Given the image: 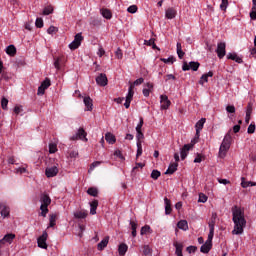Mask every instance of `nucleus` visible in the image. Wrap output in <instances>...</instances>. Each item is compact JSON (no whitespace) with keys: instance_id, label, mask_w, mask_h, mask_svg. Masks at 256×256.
Returning a JSON list of instances; mask_svg holds the SVG:
<instances>
[{"instance_id":"7","label":"nucleus","mask_w":256,"mask_h":256,"mask_svg":"<svg viewBox=\"0 0 256 256\" xmlns=\"http://www.w3.org/2000/svg\"><path fill=\"white\" fill-rule=\"evenodd\" d=\"M77 139H80L81 141H87V132H85V129L79 128L76 135L71 137L72 141H77Z\"/></svg>"},{"instance_id":"29","label":"nucleus","mask_w":256,"mask_h":256,"mask_svg":"<svg viewBox=\"0 0 256 256\" xmlns=\"http://www.w3.org/2000/svg\"><path fill=\"white\" fill-rule=\"evenodd\" d=\"M229 151V147L224 146L223 144L220 145L219 148V157L221 159H224L225 155H227V152Z\"/></svg>"},{"instance_id":"63","label":"nucleus","mask_w":256,"mask_h":256,"mask_svg":"<svg viewBox=\"0 0 256 256\" xmlns=\"http://www.w3.org/2000/svg\"><path fill=\"white\" fill-rule=\"evenodd\" d=\"M45 90H46V89L40 85V86L38 87L37 95H45Z\"/></svg>"},{"instance_id":"28","label":"nucleus","mask_w":256,"mask_h":256,"mask_svg":"<svg viewBox=\"0 0 256 256\" xmlns=\"http://www.w3.org/2000/svg\"><path fill=\"white\" fill-rule=\"evenodd\" d=\"M6 53L7 55H9L10 57H15V55H17V48H15L14 45H9L6 48Z\"/></svg>"},{"instance_id":"32","label":"nucleus","mask_w":256,"mask_h":256,"mask_svg":"<svg viewBox=\"0 0 256 256\" xmlns=\"http://www.w3.org/2000/svg\"><path fill=\"white\" fill-rule=\"evenodd\" d=\"M87 193L91 197H97L99 195V190L95 187H90L88 188Z\"/></svg>"},{"instance_id":"22","label":"nucleus","mask_w":256,"mask_h":256,"mask_svg":"<svg viewBox=\"0 0 256 256\" xmlns=\"http://www.w3.org/2000/svg\"><path fill=\"white\" fill-rule=\"evenodd\" d=\"M87 210H78L76 212H74V217L75 219H85L87 218Z\"/></svg>"},{"instance_id":"56","label":"nucleus","mask_w":256,"mask_h":256,"mask_svg":"<svg viewBox=\"0 0 256 256\" xmlns=\"http://www.w3.org/2000/svg\"><path fill=\"white\" fill-rule=\"evenodd\" d=\"M162 61L163 63H175L173 56H170L169 58H163Z\"/></svg>"},{"instance_id":"11","label":"nucleus","mask_w":256,"mask_h":256,"mask_svg":"<svg viewBox=\"0 0 256 256\" xmlns=\"http://www.w3.org/2000/svg\"><path fill=\"white\" fill-rule=\"evenodd\" d=\"M15 239V234L13 233H9L6 234L1 240H0V247H2V245H5V243H8V245H11V243H13V240Z\"/></svg>"},{"instance_id":"20","label":"nucleus","mask_w":256,"mask_h":256,"mask_svg":"<svg viewBox=\"0 0 256 256\" xmlns=\"http://www.w3.org/2000/svg\"><path fill=\"white\" fill-rule=\"evenodd\" d=\"M90 215H96L97 214V207H99V201L93 200L90 202Z\"/></svg>"},{"instance_id":"13","label":"nucleus","mask_w":256,"mask_h":256,"mask_svg":"<svg viewBox=\"0 0 256 256\" xmlns=\"http://www.w3.org/2000/svg\"><path fill=\"white\" fill-rule=\"evenodd\" d=\"M165 17L166 19H175L177 17V10L173 7L168 8L165 11Z\"/></svg>"},{"instance_id":"31","label":"nucleus","mask_w":256,"mask_h":256,"mask_svg":"<svg viewBox=\"0 0 256 256\" xmlns=\"http://www.w3.org/2000/svg\"><path fill=\"white\" fill-rule=\"evenodd\" d=\"M127 249H129L127 244H125V243L120 244L119 247H118L119 255L124 256L125 253H127Z\"/></svg>"},{"instance_id":"62","label":"nucleus","mask_w":256,"mask_h":256,"mask_svg":"<svg viewBox=\"0 0 256 256\" xmlns=\"http://www.w3.org/2000/svg\"><path fill=\"white\" fill-rule=\"evenodd\" d=\"M154 42H155V39L151 38L150 40H145L144 45H147L148 47H151Z\"/></svg>"},{"instance_id":"41","label":"nucleus","mask_w":256,"mask_h":256,"mask_svg":"<svg viewBox=\"0 0 256 256\" xmlns=\"http://www.w3.org/2000/svg\"><path fill=\"white\" fill-rule=\"evenodd\" d=\"M207 199H208L207 195L200 193L198 203H207Z\"/></svg>"},{"instance_id":"50","label":"nucleus","mask_w":256,"mask_h":256,"mask_svg":"<svg viewBox=\"0 0 256 256\" xmlns=\"http://www.w3.org/2000/svg\"><path fill=\"white\" fill-rule=\"evenodd\" d=\"M14 113L15 115H20V113H23V106H19V105L15 106Z\"/></svg>"},{"instance_id":"54","label":"nucleus","mask_w":256,"mask_h":256,"mask_svg":"<svg viewBox=\"0 0 256 256\" xmlns=\"http://www.w3.org/2000/svg\"><path fill=\"white\" fill-rule=\"evenodd\" d=\"M128 13H137V5H132L127 9Z\"/></svg>"},{"instance_id":"42","label":"nucleus","mask_w":256,"mask_h":256,"mask_svg":"<svg viewBox=\"0 0 256 256\" xmlns=\"http://www.w3.org/2000/svg\"><path fill=\"white\" fill-rule=\"evenodd\" d=\"M148 231H151V226L145 225L141 228L140 234L141 235H146Z\"/></svg>"},{"instance_id":"55","label":"nucleus","mask_w":256,"mask_h":256,"mask_svg":"<svg viewBox=\"0 0 256 256\" xmlns=\"http://www.w3.org/2000/svg\"><path fill=\"white\" fill-rule=\"evenodd\" d=\"M143 117H140V122L138 123V125L136 126V132L141 131V129L143 128Z\"/></svg>"},{"instance_id":"30","label":"nucleus","mask_w":256,"mask_h":256,"mask_svg":"<svg viewBox=\"0 0 256 256\" xmlns=\"http://www.w3.org/2000/svg\"><path fill=\"white\" fill-rule=\"evenodd\" d=\"M178 229H182V231H187L189 229V224L187 220H180L177 224Z\"/></svg>"},{"instance_id":"26","label":"nucleus","mask_w":256,"mask_h":256,"mask_svg":"<svg viewBox=\"0 0 256 256\" xmlns=\"http://www.w3.org/2000/svg\"><path fill=\"white\" fill-rule=\"evenodd\" d=\"M227 59H231V61H235L236 63H243V58L239 57L236 53H229Z\"/></svg>"},{"instance_id":"38","label":"nucleus","mask_w":256,"mask_h":256,"mask_svg":"<svg viewBox=\"0 0 256 256\" xmlns=\"http://www.w3.org/2000/svg\"><path fill=\"white\" fill-rule=\"evenodd\" d=\"M40 86L44 87L45 89H49V87H51V79L45 78Z\"/></svg>"},{"instance_id":"21","label":"nucleus","mask_w":256,"mask_h":256,"mask_svg":"<svg viewBox=\"0 0 256 256\" xmlns=\"http://www.w3.org/2000/svg\"><path fill=\"white\" fill-rule=\"evenodd\" d=\"M209 77H213V71H209L208 73L206 74H203L200 78V85H204V83H208L209 81Z\"/></svg>"},{"instance_id":"40","label":"nucleus","mask_w":256,"mask_h":256,"mask_svg":"<svg viewBox=\"0 0 256 256\" xmlns=\"http://www.w3.org/2000/svg\"><path fill=\"white\" fill-rule=\"evenodd\" d=\"M159 177H161V172L159 170H153L151 173V178L157 180Z\"/></svg>"},{"instance_id":"15","label":"nucleus","mask_w":256,"mask_h":256,"mask_svg":"<svg viewBox=\"0 0 256 256\" xmlns=\"http://www.w3.org/2000/svg\"><path fill=\"white\" fill-rule=\"evenodd\" d=\"M231 141H233V138L231 137V133L228 132L225 136L224 139L222 141V145H224L225 147H228V149H230L231 147Z\"/></svg>"},{"instance_id":"36","label":"nucleus","mask_w":256,"mask_h":256,"mask_svg":"<svg viewBox=\"0 0 256 256\" xmlns=\"http://www.w3.org/2000/svg\"><path fill=\"white\" fill-rule=\"evenodd\" d=\"M143 155V146L141 144V141H137V153L136 157H141Z\"/></svg>"},{"instance_id":"33","label":"nucleus","mask_w":256,"mask_h":256,"mask_svg":"<svg viewBox=\"0 0 256 256\" xmlns=\"http://www.w3.org/2000/svg\"><path fill=\"white\" fill-rule=\"evenodd\" d=\"M176 47H177V55L179 59H183V57H185V52H183V49L181 48V43L177 42Z\"/></svg>"},{"instance_id":"48","label":"nucleus","mask_w":256,"mask_h":256,"mask_svg":"<svg viewBox=\"0 0 256 256\" xmlns=\"http://www.w3.org/2000/svg\"><path fill=\"white\" fill-rule=\"evenodd\" d=\"M35 25L38 29H43V18H37Z\"/></svg>"},{"instance_id":"57","label":"nucleus","mask_w":256,"mask_h":256,"mask_svg":"<svg viewBox=\"0 0 256 256\" xmlns=\"http://www.w3.org/2000/svg\"><path fill=\"white\" fill-rule=\"evenodd\" d=\"M215 223H216L215 220L209 221L208 226H209L210 231H215Z\"/></svg>"},{"instance_id":"17","label":"nucleus","mask_w":256,"mask_h":256,"mask_svg":"<svg viewBox=\"0 0 256 256\" xmlns=\"http://www.w3.org/2000/svg\"><path fill=\"white\" fill-rule=\"evenodd\" d=\"M205 121H206V119L202 118L195 125V127H196V135L198 137H199V134L201 133V130H203V126L205 125Z\"/></svg>"},{"instance_id":"44","label":"nucleus","mask_w":256,"mask_h":256,"mask_svg":"<svg viewBox=\"0 0 256 256\" xmlns=\"http://www.w3.org/2000/svg\"><path fill=\"white\" fill-rule=\"evenodd\" d=\"M250 19L252 21H256V7L255 6H252V10L250 12Z\"/></svg>"},{"instance_id":"61","label":"nucleus","mask_w":256,"mask_h":256,"mask_svg":"<svg viewBox=\"0 0 256 256\" xmlns=\"http://www.w3.org/2000/svg\"><path fill=\"white\" fill-rule=\"evenodd\" d=\"M115 55H116L117 59H123V52L121 51L120 48L117 49Z\"/></svg>"},{"instance_id":"45","label":"nucleus","mask_w":256,"mask_h":256,"mask_svg":"<svg viewBox=\"0 0 256 256\" xmlns=\"http://www.w3.org/2000/svg\"><path fill=\"white\" fill-rule=\"evenodd\" d=\"M57 31H59V29L55 26H50L48 29H47V33L49 35H53V33H57Z\"/></svg>"},{"instance_id":"58","label":"nucleus","mask_w":256,"mask_h":256,"mask_svg":"<svg viewBox=\"0 0 256 256\" xmlns=\"http://www.w3.org/2000/svg\"><path fill=\"white\" fill-rule=\"evenodd\" d=\"M186 251H187L188 253H195V251H197V246H188V247L186 248Z\"/></svg>"},{"instance_id":"23","label":"nucleus","mask_w":256,"mask_h":256,"mask_svg":"<svg viewBox=\"0 0 256 256\" xmlns=\"http://www.w3.org/2000/svg\"><path fill=\"white\" fill-rule=\"evenodd\" d=\"M213 248V244L205 242L201 247H200V251L201 253L207 254L209 253V251H211V249Z\"/></svg>"},{"instance_id":"47","label":"nucleus","mask_w":256,"mask_h":256,"mask_svg":"<svg viewBox=\"0 0 256 256\" xmlns=\"http://www.w3.org/2000/svg\"><path fill=\"white\" fill-rule=\"evenodd\" d=\"M247 133H249L250 135H253V133H255V123H251L248 126Z\"/></svg>"},{"instance_id":"12","label":"nucleus","mask_w":256,"mask_h":256,"mask_svg":"<svg viewBox=\"0 0 256 256\" xmlns=\"http://www.w3.org/2000/svg\"><path fill=\"white\" fill-rule=\"evenodd\" d=\"M57 173H59V168H57V166L48 167L45 170V175L48 178L56 177Z\"/></svg>"},{"instance_id":"14","label":"nucleus","mask_w":256,"mask_h":256,"mask_svg":"<svg viewBox=\"0 0 256 256\" xmlns=\"http://www.w3.org/2000/svg\"><path fill=\"white\" fill-rule=\"evenodd\" d=\"M173 245L175 247V255L177 256H183V243L178 242V241H174Z\"/></svg>"},{"instance_id":"37","label":"nucleus","mask_w":256,"mask_h":256,"mask_svg":"<svg viewBox=\"0 0 256 256\" xmlns=\"http://www.w3.org/2000/svg\"><path fill=\"white\" fill-rule=\"evenodd\" d=\"M215 235V230H210L208 234V239L206 240V243H210L213 245V237Z\"/></svg>"},{"instance_id":"60","label":"nucleus","mask_w":256,"mask_h":256,"mask_svg":"<svg viewBox=\"0 0 256 256\" xmlns=\"http://www.w3.org/2000/svg\"><path fill=\"white\" fill-rule=\"evenodd\" d=\"M227 113H235V106L234 105H228L226 107Z\"/></svg>"},{"instance_id":"39","label":"nucleus","mask_w":256,"mask_h":256,"mask_svg":"<svg viewBox=\"0 0 256 256\" xmlns=\"http://www.w3.org/2000/svg\"><path fill=\"white\" fill-rule=\"evenodd\" d=\"M227 7H229V0H222L220 4L221 11H227Z\"/></svg>"},{"instance_id":"8","label":"nucleus","mask_w":256,"mask_h":256,"mask_svg":"<svg viewBox=\"0 0 256 256\" xmlns=\"http://www.w3.org/2000/svg\"><path fill=\"white\" fill-rule=\"evenodd\" d=\"M96 83L100 87H106V85L109 83V80L107 79V75L105 73H100L96 77Z\"/></svg>"},{"instance_id":"3","label":"nucleus","mask_w":256,"mask_h":256,"mask_svg":"<svg viewBox=\"0 0 256 256\" xmlns=\"http://www.w3.org/2000/svg\"><path fill=\"white\" fill-rule=\"evenodd\" d=\"M201 64L199 62L192 61L187 63V61L183 62L182 71H198Z\"/></svg>"},{"instance_id":"35","label":"nucleus","mask_w":256,"mask_h":256,"mask_svg":"<svg viewBox=\"0 0 256 256\" xmlns=\"http://www.w3.org/2000/svg\"><path fill=\"white\" fill-rule=\"evenodd\" d=\"M49 227H54L56 225V222H57V214H50L49 215Z\"/></svg>"},{"instance_id":"52","label":"nucleus","mask_w":256,"mask_h":256,"mask_svg":"<svg viewBox=\"0 0 256 256\" xmlns=\"http://www.w3.org/2000/svg\"><path fill=\"white\" fill-rule=\"evenodd\" d=\"M143 254L144 255H151V248L149 247V245H145L143 247Z\"/></svg>"},{"instance_id":"46","label":"nucleus","mask_w":256,"mask_h":256,"mask_svg":"<svg viewBox=\"0 0 256 256\" xmlns=\"http://www.w3.org/2000/svg\"><path fill=\"white\" fill-rule=\"evenodd\" d=\"M53 13V8L51 6H47L43 10V15H51Z\"/></svg>"},{"instance_id":"51","label":"nucleus","mask_w":256,"mask_h":256,"mask_svg":"<svg viewBox=\"0 0 256 256\" xmlns=\"http://www.w3.org/2000/svg\"><path fill=\"white\" fill-rule=\"evenodd\" d=\"M250 185H251V181H245V178H242L241 186L244 189H247V187H250Z\"/></svg>"},{"instance_id":"59","label":"nucleus","mask_w":256,"mask_h":256,"mask_svg":"<svg viewBox=\"0 0 256 256\" xmlns=\"http://www.w3.org/2000/svg\"><path fill=\"white\" fill-rule=\"evenodd\" d=\"M136 133H137L136 135L137 141H141V139H144L145 135L143 134L142 131H137Z\"/></svg>"},{"instance_id":"34","label":"nucleus","mask_w":256,"mask_h":256,"mask_svg":"<svg viewBox=\"0 0 256 256\" xmlns=\"http://www.w3.org/2000/svg\"><path fill=\"white\" fill-rule=\"evenodd\" d=\"M101 13H102V17H104V19H111V17H113V14L110 12L109 9H102Z\"/></svg>"},{"instance_id":"9","label":"nucleus","mask_w":256,"mask_h":256,"mask_svg":"<svg viewBox=\"0 0 256 256\" xmlns=\"http://www.w3.org/2000/svg\"><path fill=\"white\" fill-rule=\"evenodd\" d=\"M193 149V144H185L180 151L181 159L182 161H185L187 159V155H189V151Z\"/></svg>"},{"instance_id":"64","label":"nucleus","mask_w":256,"mask_h":256,"mask_svg":"<svg viewBox=\"0 0 256 256\" xmlns=\"http://www.w3.org/2000/svg\"><path fill=\"white\" fill-rule=\"evenodd\" d=\"M143 81H145V79L143 78H138L137 80H135L133 82L134 86L136 87L137 85H142Z\"/></svg>"},{"instance_id":"53","label":"nucleus","mask_w":256,"mask_h":256,"mask_svg":"<svg viewBox=\"0 0 256 256\" xmlns=\"http://www.w3.org/2000/svg\"><path fill=\"white\" fill-rule=\"evenodd\" d=\"M101 161H95L90 165V171H93L95 169V167H99V165H101Z\"/></svg>"},{"instance_id":"1","label":"nucleus","mask_w":256,"mask_h":256,"mask_svg":"<svg viewBox=\"0 0 256 256\" xmlns=\"http://www.w3.org/2000/svg\"><path fill=\"white\" fill-rule=\"evenodd\" d=\"M232 221L234 223L232 235H242L247 225V220H245V210L238 206L232 207Z\"/></svg>"},{"instance_id":"10","label":"nucleus","mask_w":256,"mask_h":256,"mask_svg":"<svg viewBox=\"0 0 256 256\" xmlns=\"http://www.w3.org/2000/svg\"><path fill=\"white\" fill-rule=\"evenodd\" d=\"M160 103H161V109L166 110L171 107V100H169V97L167 95H161L160 96Z\"/></svg>"},{"instance_id":"49","label":"nucleus","mask_w":256,"mask_h":256,"mask_svg":"<svg viewBox=\"0 0 256 256\" xmlns=\"http://www.w3.org/2000/svg\"><path fill=\"white\" fill-rule=\"evenodd\" d=\"M7 105H9V100H7V98H2L1 100L2 109L7 110Z\"/></svg>"},{"instance_id":"27","label":"nucleus","mask_w":256,"mask_h":256,"mask_svg":"<svg viewBox=\"0 0 256 256\" xmlns=\"http://www.w3.org/2000/svg\"><path fill=\"white\" fill-rule=\"evenodd\" d=\"M105 140L107 141V143H109L110 145H114V143H116L117 139L115 138V135H113L112 133L108 132L105 135Z\"/></svg>"},{"instance_id":"19","label":"nucleus","mask_w":256,"mask_h":256,"mask_svg":"<svg viewBox=\"0 0 256 256\" xmlns=\"http://www.w3.org/2000/svg\"><path fill=\"white\" fill-rule=\"evenodd\" d=\"M179 167L178 163H171L168 167V169L165 172V175H173L175 171H177V168Z\"/></svg>"},{"instance_id":"5","label":"nucleus","mask_w":256,"mask_h":256,"mask_svg":"<svg viewBox=\"0 0 256 256\" xmlns=\"http://www.w3.org/2000/svg\"><path fill=\"white\" fill-rule=\"evenodd\" d=\"M47 237H49V234H47V231H44L42 235L38 237L37 243L40 249H47Z\"/></svg>"},{"instance_id":"43","label":"nucleus","mask_w":256,"mask_h":256,"mask_svg":"<svg viewBox=\"0 0 256 256\" xmlns=\"http://www.w3.org/2000/svg\"><path fill=\"white\" fill-rule=\"evenodd\" d=\"M49 153H57V144L51 143L49 144Z\"/></svg>"},{"instance_id":"16","label":"nucleus","mask_w":256,"mask_h":256,"mask_svg":"<svg viewBox=\"0 0 256 256\" xmlns=\"http://www.w3.org/2000/svg\"><path fill=\"white\" fill-rule=\"evenodd\" d=\"M107 245H109V236L104 237L103 240L100 243H98L97 245L98 251H103V249H105Z\"/></svg>"},{"instance_id":"6","label":"nucleus","mask_w":256,"mask_h":256,"mask_svg":"<svg viewBox=\"0 0 256 256\" xmlns=\"http://www.w3.org/2000/svg\"><path fill=\"white\" fill-rule=\"evenodd\" d=\"M226 47H227V45L225 44V42H220L217 44L216 53H217L219 59H223V57H225V55L227 54V52L225 50Z\"/></svg>"},{"instance_id":"18","label":"nucleus","mask_w":256,"mask_h":256,"mask_svg":"<svg viewBox=\"0 0 256 256\" xmlns=\"http://www.w3.org/2000/svg\"><path fill=\"white\" fill-rule=\"evenodd\" d=\"M84 105L87 111H93V99L91 97H84Z\"/></svg>"},{"instance_id":"2","label":"nucleus","mask_w":256,"mask_h":256,"mask_svg":"<svg viewBox=\"0 0 256 256\" xmlns=\"http://www.w3.org/2000/svg\"><path fill=\"white\" fill-rule=\"evenodd\" d=\"M40 210L39 215L41 217H47V213H49V206L51 205V197L48 196L47 193H43L40 196Z\"/></svg>"},{"instance_id":"24","label":"nucleus","mask_w":256,"mask_h":256,"mask_svg":"<svg viewBox=\"0 0 256 256\" xmlns=\"http://www.w3.org/2000/svg\"><path fill=\"white\" fill-rule=\"evenodd\" d=\"M164 203H165V214L171 215V211H173V209L171 208V200H169L167 197H165Z\"/></svg>"},{"instance_id":"4","label":"nucleus","mask_w":256,"mask_h":256,"mask_svg":"<svg viewBox=\"0 0 256 256\" xmlns=\"http://www.w3.org/2000/svg\"><path fill=\"white\" fill-rule=\"evenodd\" d=\"M81 41H83V35L81 33H77L74 40L69 44V49H71V51L79 49V47H81Z\"/></svg>"},{"instance_id":"25","label":"nucleus","mask_w":256,"mask_h":256,"mask_svg":"<svg viewBox=\"0 0 256 256\" xmlns=\"http://www.w3.org/2000/svg\"><path fill=\"white\" fill-rule=\"evenodd\" d=\"M0 214L2 217H9L10 213H11V210L9 209L8 206H5V205H0Z\"/></svg>"}]
</instances>
